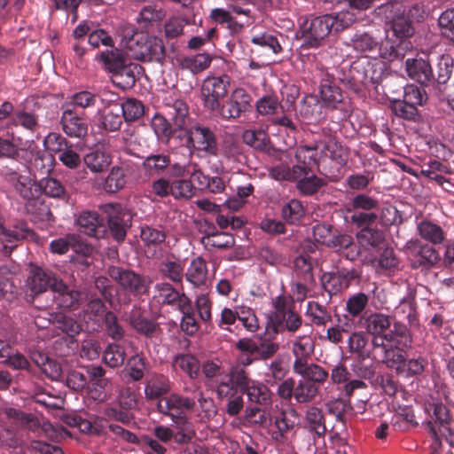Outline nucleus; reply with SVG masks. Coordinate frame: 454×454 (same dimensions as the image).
I'll list each match as a JSON object with an SVG mask.
<instances>
[{
	"label": "nucleus",
	"mask_w": 454,
	"mask_h": 454,
	"mask_svg": "<svg viewBox=\"0 0 454 454\" xmlns=\"http://www.w3.org/2000/svg\"><path fill=\"white\" fill-rule=\"evenodd\" d=\"M74 280L73 275H70L67 279V276L59 278L51 270L34 267L27 278V286L35 294H42L50 288L58 294V302L60 307L74 309L79 304L81 293L69 288L68 282Z\"/></svg>",
	"instance_id": "obj_1"
},
{
	"label": "nucleus",
	"mask_w": 454,
	"mask_h": 454,
	"mask_svg": "<svg viewBox=\"0 0 454 454\" xmlns=\"http://www.w3.org/2000/svg\"><path fill=\"white\" fill-rule=\"evenodd\" d=\"M430 415L427 427L434 438L432 454H440L441 440H445L450 445L454 443V423L451 420L448 408L442 403H430L427 408Z\"/></svg>",
	"instance_id": "obj_2"
},
{
	"label": "nucleus",
	"mask_w": 454,
	"mask_h": 454,
	"mask_svg": "<svg viewBox=\"0 0 454 454\" xmlns=\"http://www.w3.org/2000/svg\"><path fill=\"white\" fill-rule=\"evenodd\" d=\"M348 73V75H346L342 72L343 77H338V79L355 92H360L364 88H374L380 82L382 75L381 68L378 69L376 65L368 59L355 63Z\"/></svg>",
	"instance_id": "obj_3"
},
{
	"label": "nucleus",
	"mask_w": 454,
	"mask_h": 454,
	"mask_svg": "<svg viewBox=\"0 0 454 454\" xmlns=\"http://www.w3.org/2000/svg\"><path fill=\"white\" fill-rule=\"evenodd\" d=\"M391 317L383 313L375 312L364 317L366 333L372 336V346L386 350V356H389V348H394L395 334L391 332Z\"/></svg>",
	"instance_id": "obj_4"
},
{
	"label": "nucleus",
	"mask_w": 454,
	"mask_h": 454,
	"mask_svg": "<svg viewBox=\"0 0 454 454\" xmlns=\"http://www.w3.org/2000/svg\"><path fill=\"white\" fill-rule=\"evenodd\" d=\"M326 14L304 19L300 23L299 34L302 41L301 47L306 49L321 46L332 32L333 23Z\"/></svg>",
	"instance_id": "obj_5"
},
{
	"label": "nucleus",
	"mask_w": 454,
	"mask_h": 454,
	"mask_svg": "<svg viewBox=\"0 0 454 454\" xmlns=\"http://www.w3.org/2000/svg\"><path fill=\"white\" fill-rule=\"evenodd\" d=\"M106 272L121 290L130 295L139 297L149 291L151 279L145 275L118 266H109Z\"/></svg>",
	"instance_id": "obj_6"
},
{
	"label": "nucleus",
	"mask_w": 454,
	"mask_h": 454,
	"mask_svg": "<svg viewBox=\"0 0 454 454\" xmlns=\"http://www.w3.org/2000/svg\"><path fill=\"white\" fill-rule=\"evenodd\" d=\"M130 56L141 61H160L164 58L165 48L160 38L137 34L128 42Z\"/></svg>",
	"instance_id": "obj_7"
},
{
	"label": "nucleus",
	"mask_w": 454,
	"mask_h": 454,
	"mask_svg": "<svg viewBox=\"0 0 454 454\" xmlns=\"http://www.w3.org/2000/svg\"><path fill=\"white\" fill-rule=\"evenodd\" d=\"M252 98L250 94L242 88L235 89L228 98V99L219 104V108L215 110L216 114L225 119H238L243 114L250 111Z\"/></svg>",
	"instance_id": "obj_8"
},
{
	"label": "nucleus",
	"mask_w": 454,
	"mask_h": 454,
	"mask_svg": "<svg viewBox=\"0 0 454 454\" xmlns=\"http://www.w3.org/2000/svg\"><path fill=\"white\" fill-rule=\"evenodd\" d=\"M192 149L205 156H218L219 148L215 134L207 127L192 126L187 132Z\"/></svg>",
	"instance_id": "obj_9"
},
{
	"label": "nucleus",
	"mask_w": 454,
	"mask_h": 454,
	"mask_svg": "<svg viewBox=\"0 0 454 454\" xmlns=\"http://www.w3.org/2000/svg\"><path fill=\"white\" fill-rule=\"evenodd\" d=\"M104 213L107 215L110 231L117 241H122L131 225L132 215L128 209L120 204H106L102 206Z\"/></svg>",
	"instance_id": "obj_10"
},
{
	"label": "nucleus",
	"mask_w": 454,
	"mask_h": 454,
	"mask_svg": "<svg viewBox=\"0 0 454 454\" xmlns=\"http://www.w3.org/2000/svg\"><path fill=\"white\" fill-rule=\"evenodd\" d=\"M316 149H318L320 160L329 158L340 166L346 164L348 152L336 141L330 129H322V134L316 137Z\"/></svg>",
	"instance_id": "obj_11"
},
{
	"label": "nucleus",
	"mask_w": 454,
	"mask_h": 454,
	"mask_svg": "<svg viewBox=\"0 0 454 454\" xmlns=\"http://www.w3.org/2000/svg\"><path fill=\"white\" fill-rule=\"evenodd\" d=\"M229 85L230 78L225 74L205 79L201 87L204 106L211 111L219 108V99L226 96Z\"/></svg>",
	"instance_id": "obj_12"
},
{
	"label": "nucleus",
	"mask_w": 454,
	"mask_h": 454,
	"mask_svg": "<svg viewBox=\"0 0 454 454\" xmlns=\"http://www.w3.org/2000/svg\"><path fill=\"white\" fill-rule=\"evenodd\" d=\"M404 248L408 255L412 258L413 268H430L440 260L438 253L432 247L423 245L419 240L408 241Z\"/></svg>",
	"instance_id": "obj_13"
},
{
	"label": "nucleus",
	"mask_w": 454,
	"mask_h": 454,
	"mask_svg": "<svg viewBox=\"0 0 454 454\" xmlns=\"http://www.w3.org/2000/svg\"><path fill=\"white\" fill-rule=\"evenodd\" d=\"M336 74L326 73L321 80L320 97L324 104L330 108L336 109L342 102L340 89L335 84L338 77H343L342 70L336 69Z\"/></svg>",
	"instance_id": "obj_14"
},
{
	"label": "nucleus",
	"mask_w": 454,
	"mask_h": 454,
	"mask_svg": "<svg viewBox=\"0 0 454 454\" xmlns=\"http://www.w3.org/2000/svg\"><path fill=\"white\" fill-rule=\"evenodd\" d=\"M60 124L63 131L70 137L83 138L88 134L87 121L78 115L74 108H69L68 105L62 113Z\"/></svg>",
	"instance_id": "obj_15"
},
{
	"label": "nucleus",
	"mask_w": 454,
	"mask_h": 454,
	"mask_svg": "<svg viewBox=\"0 0 454 454\" xmlns=\"http://www.w3.org/2000/svg\"><path fill=\"white\" fill-rule=\"evenodd\" d=\"M313 330L308 327L302 333L294 336L291 340L292 354L294 356V364L303 363L309 360L315 351V339Z\"/></svg>",
	"instance_id": "obj_16"
},
{
	"label": "nucleus",
	"mask_w": 454,
	"mask_h": 454,
	"mask_svg": "<svg viewBox=\"0 0 454 454\" xmlns=\"http://www.w3.org/2000/svg\"><path fill=\"white\" fill-rule=\"evenodd\" d=\"M270 325L275 333H287L289 335L294 336L302 327L303 319L299 313L292 310L282 315H272Z\"/></svg>",
	"instance_id": "obj_17"
},
{
	"label": "nucleus",
	"mask_w": 454,
	"mask_h": 454,
	"mask_svg": "<svg viewBox=\"0 0 454 454\" xmlns=\"http://www.w3.org/2000/svg\"><path fill=\"white\" fill-rule=\"evenodd\" d=\"M195 403L188 397H182L178 395H170L158 402L159 412L169 416L171 419L184 415L183 410H191Z\"/></svg>",
	"instance_id": "obj_18"
},
{
	"label": "nucleus",
	"mask_w": 454,
	"mask_h": 454,
	"mask_svg": "<svg viewBox=\"0 0 454 454\" xmlns=\"http://www.w3.org/2000/svg\"><path fill=\"white\" fill-rule=\"evenodd\" d=\"M34 232L25 224L15 226L13 229L9 230L0 224V242L4 244L3 252L4 254L9 255L16 245L14 243L22 239H33Z\"/></svg>",
	"instance_id": "obj_19"
},
{
	"label": "nucleus",
	"mask_w": 454,
	"mask_h": 454,
	"mask_svg": "<svg viewBox=\"0 0 454 454\" xmlns=\"http://www.w3.org/2000/svg\"><path fill=\"white\" fill-rule=\"evenodd\" d=\"M154 290L156 293L155 298L158 299V301L163 304L176 306L177 309H187L190 299L184 294H179L169 283H157Z\"/></svg>",
	"instance_id": "obj_20"
},
{
	"label": "nucleus",
	"mask_w": 454,
	"mask_h": 454,
	"mask_svg": "<svg viewBox=\"0 0 454 454\" xmlns=\"http://www.w3.org/2000/svg\"><path fill=\"white\" fill-rule=\"evenodd\" d=\"M76 223L81 231L97 239L102 237L106 231L104 221L97 212L84 211L81 213Z\"/></svg>",
	"instance_id": "obj_21"
},
{
	"label": "nucleus",
	"mask_w": 454,
	"mask_h": 454,
	"mask_svg": "<svg viewBox=\"0 0 454 454\" xmlns=\"http://www.w3.org/2000/svg\"><path fill=\"white\" fill-rule=\"evenodd\" d=\"M4 176L7 182H9L24 199L31 200L36 195L37 185L29 176L20 175L15 171H7Z\"/></svg>",
	"instance_id": "obj_22"
},
{
	"label": "nucleus",
	"mask_w": 454,
	"mask_h": 454,
	"mask_svg": "<svg viewBox=\"0 0 454 454\" xmlns=\"http://www.w3.org/2000/svg\"><path fill=\"white\" fill-rule=\"evenodd\" d=\"M357 277L355 270L340 269L329 274L327 280H324L325 289L331 293L336 294L347 289L351 281Z\"/></svg>",
	"instance_id": "obj_23"
},
{
	"label": "nucleus",
	"mask_w": 454,
	"mask_h": 454,
	"mask_svg": "<svg viewBox=\"0 0 454 454\" xmlns=\"http://www.w3.org/2000/svg\"><path fill=\"white\" fill-rule=\"evenodd\" d=\"M406 72L408 76L427 85L433 79V70L428 61L423 59H408L406 60Z\"/></svg>",
	"instance_id": "obj_24"
},
{
	"label": "nucleus",
	"mask_w": 454,
	"mask_h": 454,
	"mask_svg": "<svg viewBox=\"0 0 454 454\" xmlns=\"http://www.w3.org/2000/svg\"><path fill=\"white\" fill-rule=\"evenodd\" d=\"M293 371L295 374L302 377V380L314 382L315 385L325 383L329 376V372L325 369L308 361L300 363V364H293Z\"/></svg>",
	"instance_id": "obj_25"
},
{
	"label": "nucleus",
	"mask_w": 454,
	"mask_h": 454,
	"mask_svg": "<svg viewBox=\"0 0 454 454\" xmlns=\"http://www.w3.org/2000/svg\"><path fill=\"white\" fill-rule=\"evenodd\" d=\"M127 320L137 333L144 334L147 338L157 337L160 332L158 325L142 317L139 309L136 307L127 315Z\"/></svg>",
	"instance_id": "obj_26"
},
{
	"label": "nucleus",
	"mask_w": 454,
	"mask_h": 454,
	"mask_svg": "<svg viewBox=\"0 0 454 454\" xmlns=\"http://www.w3.org/2000/svg\"><path fill=\"white\" fill-rule=\"evenodd\" d=\"M96 59L99 60L103 65L104 70L110 73L112 75L127 63V59L123 51L117 48L100 52V54L96 57Z\"/></svg>",
	"instance_id": "obj_27"
},
{
	"label": "nucleus",
	"mask_w": 454,
	"mask_h": 454,
	"mask_svg": "<svg viewBox=\"0 0 454 454\" xmlns=\"http://www.w3.org/2000/svg\"><path fill=\"white\" fill-rule=\"evenodd\" d=\"M304 168L301 165H288L279 163L268 168L269 176L277 181H297L303 176Z\"/></svg>",
	"instance_id": "obj_28"
},
{
	"label": "nucleus",
	"mask_w": 454,
	"mask_h": 454,
	"mask_svg": "<svg viewBox=\"0 0 454 454\" xmlns=\"http://www.w3.org/2000/svg\"><path fill=\"white\" fill-rule=\"evenodd\" d=\"M185 277L187 281L195 287L205 286L207 279V268L205 260L200 256L194 258L187 269Z\"/></svg>",
	"instance_id": "obj_29"
},
{
	"label": "nucleus",
	"mask_w": 454,
	"mask_h": 454,
	"mask_svg": "<svg viewBox=\"0 0 454 454\" xmlns=\"http://www.w3.org/2000/svg\"><path fill=\"white\" fill-rule=\"evenodd\" d=\"M174 369H179L191 379H196L200 373V364L196 356L191 354H179L173 359Z\"/></svg>",
	"instance_id": "obj_30"
},
{
	"label": "nucleus",
	"mask_w": 454,
	"mask_h": 454,
	"mask_svg": "<svg viewBox=\"0 0 454 454\" xmlns=\"http://www.w3.org/2000/svg\"><path fill=\"white\" fill-rule=\"evenodd\" d=\"M356 239L364 249H370L379 247L385 240V235L376 227L365 226L357 232Z\"/></svg>",
	"instance_id": "obj_31"
},
{
	"label": "nucleus",
	"mask_w": 454,
	"mask_h": 454,
	"mask_svg": "<svg viewBox=\"0 0 454 454\" xmlns=\"http://www.w3.org/2000/svg\"><path fill=\"white\" fill-rule=\"evenodd\" d=\"M85 165L94 173L106 171L111 164L110 156L100 149H94L85 154L83 158Z\"/></svg>",
	"instance_id": "obj_32"
},
{
	"label": "nucleus",
	"mask_w": 454,
	"mask_h": 454,
	"mask_svg": "<svg viewBox=\"0 0 454 454\" xmlns=\"http://www.w3.org/2000/svg\"><path fill=\"white\" fill-rule=\"evenodd\" d=\"M319 151L316 149V138L312 145L299 146L295 152V159L304 168L303 176L308 174V169L310 168L311 164L318 163L320 158L318 157Z\"/></svg>",
	"instance_id": "obj_33"
},
{
	"label": "nucleus",
	"mask_w": 454,
	"mask_h": 454,
	"mask_svg": "<svg viewBox=\"0 0 454 454\" xmlns=\"http://www.w3.org/2000/svg\"><path fill=\"white\" fill-rule=\"evenodd\" d=\"M305 315L312 325L317 326L325 325L332 321V315L327 308L314 301L308 302Z\"/></svg>",
	"instance_id": "obj_34"
},
{
	"label": "nucleus",
	"mask_w": 454,
	"mask_h": 454,
	"mask_svg": "<svg viewBox=\"0 0 454 454\" xmlns=\"http://www.w3.org/2000/svg\"><path fill=\"white\" fill-rule=\"evenodd\" d=\"M202 243L208 250L227 249L234 246L235 239L228 232H212L202 238Z\"/></svg>",
	"instance_id": "obj_35"
},
{
	"label": "nucleus",
	"mask_w": 454,
	"mask_h": 454,
	"mask_svg": "<svg viewBox=\"0 0 454 454\" xmlns=\"http://www.w3.org/2000/svg\"><path fill=\"white\" fill-rule=\"evenodd\" d=\"M139 67L137 65L124 64L123 67L111 76L114 84L122 90L133 87L136 83L135 70Z\"/></svg>",
	"instance_id": "obj_36"
},
{
	"label": "nucleus",
	"mask_w": 454,
	"mask_h": 454,
	"mask_svg": "<svg viewBox=\"0 0 454 454\" xmlns=\"http://www.w3.org/2000/svg\"><path fill=\"white\" fill-rule=\"evenodd\" d=\"M146 370L145 358L140 354H136L128 359L123 372L133 381H139L144 378Z\"/></svg>",
	"instance_id": "obj_37"
},
{
	"label": "nucleus",
	"mask_w": 454,
	"mask_h": 454,
	"mask_svg": "<svg viewBox=\"0 0 454 454\" xmlns=\"http://www.w3.org/2000/svg\"><path fill=\"white\" fill-rule=\"evenodd\" d=\"M248 401L260 405H266L270 402V391L263 384L252 380L248 387L243 391Z\"/></svg>",
	"instance_id": "obj_38"
},
{
	"label": "nucleus",
	"mask_w": 454,
	"mask_h": 454,
	"mask_svg": "<svg viewBox=\"0 0 454 454\" xmlns=\"http://www.w3.org/2000/svg\"><path fill=\"white\" fill-rule=\"evenodd\" d=\"M319 387L314 382L300 380L295 385L294 400L299 403H309L315 400Z\"/></svg>",
	"instance_id": "obj_39"
},
{
	"label": "nucleus",
	"mask_w": 454,
	"mask_h": 454,
	"mask_svg": "<svg viewBox=\"0 0 454 454\" xmlns=\"http://www.w3.org/2000/svg\"><path fill=\"white\" fill-rule=\"evenodd\" d=\"M3 414L6 418L12 419L14 423L21 427L35 430L39 427L38 420L30 413H25L14 408H5Z\"/></svg>",
	"instance_id": "obj_40"
},
{
	"label": "nucleus",
	"mask_w": 454,
	"mask_h": 454,
	"mask_svg": "<svg viewBox=\"0 0 454 454\" xmlns=\"http://www.w3.org/2000/svg\"><path fill=\"white\" fill-rule=\"evenodd\" d=\"M301 115L309 121H317L322 117V105L316 96H306L300 106Z\"/></svg>",
	"instance_id": "obj_41"
},
{
	"label": "nucleus",
	"mask_w": 454,
	"mask_h": 454,
	"mask_svg": "<svg viewBox=\"0 0 454 454\" xmlns=\"http://www.w3.org/2000/svg\"><path fill=\"white\" fill-rule=\"evenodd\" d=\"M170 165V157L166 154H151L147 156L143 167L149 175H160Z\"/></svg>",
	"instance_id": "obj_42"
},
{
	"label": "nucleus",
	"mask_w": 454,
	"mask_h": 454,
	"mask_svg": "<svg viewBox=\"0 0 454 454\" xmlns=\"http://www.w3.org/2000/svg\"><path fill=\"white\" fill-rule=\"evenodd\" d=\"M395 317L406 319L411 325H418L415 301L411 297L403 298L394 310Z\"/></svg>",
	"instance_id": "obj_43"
},
{
	"label": "nucleus",
	"mask_w": 454,
	"mask_h": 454,
	"mask_svg": "<svg viewBox=\"0 0 454 454\" xmlns=\"http://www.w3.org/2000/svg\"><path fill=\"white\" fill-rule=\"evenodd\" d=\"M166 13L160 8H156L153 5L145 6L139 12L137 20L143 28H148L154 24L161 21Z\"/></svg>",
	"instance_id": "obj_44"
},
{
	"label": "nucleus",
	"mask_w": 454,
	"mask_h": 454,
	"mask_svg": "<svg viewBox=\"0 0 454 454\" xmlns=\"http://www.w3.org/2000/svg\"><path fill=\"white\" fill-rule=\"evenodd\" d=\"M418 231L422 239L433 244H440L444 239L442 229L430 221H422L419 223Z\"/></svg>",
	"instance_id": "obj_45"
},
{
	"label": "nucleus",
	"mask_w": 454,
	"mask_h": 454,
	"mask_svg": "<svg viewBox=\"0 0 454 454\" xmlns=\"http://www.w3.org/2000/svg\"><path fill=\"white\" fill-rule=\"evenodd\" d=\"M347 44L358 53L372 52L378 48V42L368 33L354 35Z\"/></svg>",
	"instance_id": "obj_46"
},
{
	"label": "nucleus",
	"mask_w": 454,
	"mask_h": 454,
	"mask_svg": "<svg viewBox=\"0 0 454 454\" xmlns=\"http://www.w3.org/2000/svg\"><path fill=\"white\" fill-rule=\"evenodd\" d=\"M368 339L363 332H353L348 339V349L357 357H369L370 352L366 349Z\"/></svg>",
	"instance_id": "obj_47"
},
{
	"label": "nucleus",
	"mask_w": 454,
	"mask_h": 454,
	"mask_svg": "<svg viewBox=\"0 0 454 454\" xmlns=\"http://www.w3.org/2000/svg\"><path fill=\"white\" fill-rule=\"evenodd\" d=\"M170 389V383L164 376H157L150 380L145 387V395L147 399H156Z\"/></svg>",
	"instance_id": "obj_48"
},
{
	"label": "nucleus",
	"mask_w": 454,
	"mask_h": 454,
	"mask_svg": "<svg viewBox=\"0 0 454 454\" xmlns=\"http://www.w3.org/2000/svg\"><path fill=\"white\" fill-rule=\"evenodd\" d=\"M306 420L309 429L317 436H322L326 432L325 419L322 411L315 406H310L306 411Z\"/></svg>",
	"instance_id": "obj_49"
},
{
	"label": "nucleus",
	"mask_w": 454,
	"mask_h": 454,
	"mask_svg": "<svg viewBox=\"0 0 454 454\" xmlns=\"http://www.w3.org/2000/svg\"><path fill=\"white\" fill-rule=\"evenodd\" d=\"M151 125L158 140L168 144L174 132L168 120L160 114H155L152 119Z\"/></svg>",
	"instance_id": "obj_50"
},
{
	"label": "nucleus",
	"mask_w": 454,
	"mask_h": 454,
	"mask_svg": "<svg viewBox=\"0 0 454 454\" xmlns=\"http://www.w3.org/2000/svg\"><path fill=\"white\" fill-rule=\"evenodd\" d=\"M296 274L307 284H314L315 278L312 272L311 258L307 254L297 256L294 260Z\"/></svg>",
	"instance_id": "obj_51"
},
{
	"label": "nucleus",
	"mask_w": 454,
	"mask_h": 454,
	"mask_svg": "<svg viewBox=\"0 0 454 454\" xmlns=\"http://www.w3.org/2000/svg\"><path fill=\"white\" fill-rule=\"evenodd\" d=\"M34 361L49 379L59 380L61 378L62 368L57 361L41 354L38 358H34Z\"/></svg>",
	"instance_id": "obj_52"
},
{
	"label": "nucleus",
	"mask_w": 454,
	"mask_h": 454,
	"mask_svg": "<svg viewBox=\"0 0 454 454\" xmlns=\"http://www.w3.org/2000/svg\"><path fill=\"white\" fill-rule=\"evenodd\" d=\"M281 213L286 223L294 224L300 222L305 214V210L300 200H291L282 207Z\"/></svg>",
	"instance_id": "obj_53"
},
{
	"label": "nucleus",
	"mask_w": 454,
	"mask_h": 454,
	"mask_svg": "<svg viewBox=\"0 0 454 454\" xmlns=\"http://www.w3.org/2000/svg\"><path fill=\"white\" fill-rule=\"evenodd\" d=\"M379 207V201L364 193H359L353 197L349 202V207L347 209L348 212L353 211H366L374 212Z\"/></svg>",
	"instance_id": "obj_54"
},
{
	"label": "nucleus",
	"mask_w": 454,
	"mask_h": 454,
	"mask_svg": "<svg viewBox=\"0 0 454 454\" xmlns=\"http://www.w3.org/2000/svg\"><path fill=\"white\" fill-rule=\"evenodd\" d=\"M126 184L124 170L119 167L112 168L104 184V190L107 192H116Z\"/></svg>",
	"instance_id": "obj_55"
},
{
	"label": "nucleus",
	"mask_w": 454,
	"mask_h": 454,
	"mask_svg": "<svg viewBox=\"0 0 454 454\" xmlns=\"http://www.w3.org/2000/svg\"><path fill=\"white\" fill-rule=\"evenodd\" d=\"M125 356L123 347L118 344H109L104 351L103 359L106 365L116 368L123 364Z\"/></svg>",
	"instance_id": "obj_56"
},
{
	"label": "nucleus",
	"mask_w": 454,
	"mask_h": 454,
	"mask_svg": "<svg viewBox=\"0 0 454 454\" xmlns=\"http://www.w3.org/2000/svg\"><path fill=\"white\" fill-rule=\"evenodd\" d=\"M298 413L294 409L282 411L275 417L274 425L281 432H291L297 424Z\"/></svg>",
	"instance_id": "obj_57"
},
{
	"label": "nucleus",
	"mask_w": 454,
	"mask_h": 454,
	"mask_svg": "<svg viewBox=\"0 0 454 454\" xmlns=\"http://www.w3.org/2000/svg\"><path fill=\"white\" fill-rule=\"evenodd\" d=\"M39 188L47 196L59 199L67 198V192L65 187L59 180L55 178L46 177L41 179L39 183Z\"/></svg>",
	"instance_id": "obj_58"
},
{
	"label": "nucleus",
	"mask_w": 454,
	"mask_h": 454,
	"mask_svg": "<svg viewBox=\"0 0 454 454\" xmlns=\"http://www.w3.org/2000/svg\"><path fill=\"white\" fill-rule=\"evenodd\" d=\"M332 20L331 30L335 33L349 27L356 20V15L349 11H342L338 13L326 14Z\"/></svg>",
	"instance_id": "obj_59"
},
{
	"label": "nucleus",
	"mask_w": 454,
	"mask_h": 454,
	"mask_svg": "<svg viewBox=\"0 0 454 454\" xmlns=\"http://www.w3.org/2000/svg\"><path fill=\"white\" fill-rule=\"evenodd\" d=\"M118 107L121 109V113L126 121H133L144 114V106L134 98L127 99Z\"/></svg>",
	"instance_id": "obj_60"
},
{
	"label": "nucleus",
	"mask_w": 454,
	"mask_h": 454,
	"mask_svg": "<svg viewBox=\"0 0 454 454\" xmlns=\"http://www.w3.org/2000/svg\"><path fill=\"white\" fill-rule=\"evenodd\" d=\"M169 114L178 129H185L188 122V107L182 100H176L170 106Z\"/></svg>",
	"instance_id": "obj_61"
},
{
	"label": "nucleus",
	"mask_w": 454,
	"mask_h": 454,
	"mask_svg": "<svg viewBox=\"0 0 454 454\" xmlns=\"http://www.w3.org/2000/svg\"><path fill=\"white\" fill-rule=\"evenodd\" d=\"M160 273L174 282H181L184 276V268L180 262L177 261H163L159 268Z\"/></svg>",
	"instance_id": "obj_62"
},
{
	"label": "nucleus",
	"mask_w": 454,
	"mask_h": 454,
	"mask_svg": "<svg viewBox=\"0 0 454 454\" xmlns=\"http://www.w3.org/2000/svg\"><path fill=\"white\" fill-rule=\"evenodd\" d=\"M12 122L15 126L34 131L38 126V117L30 112L16 110L12 116Z\"/></svg>",
	"instance_id": "obj_63"
},
{
	"label": "nucleus",
	"mask_w": 454,
	"mask_h": 454,
	"mask_svg": "<svg viewBox=\"0 0 454 454\" xmlns=\"http://www.w3.org/2000/svg\"><path fill=\"white\" fill-rule=\"evenodd\" d=\"M325 181L315 175L310 176H304L297 182L296 187L303 195H313L321 187L325 185Z\"/></svg>",
	"instance_id": "obj_64"
}]
</instances>
